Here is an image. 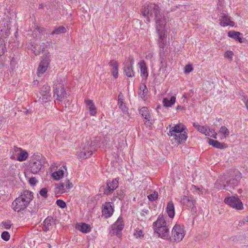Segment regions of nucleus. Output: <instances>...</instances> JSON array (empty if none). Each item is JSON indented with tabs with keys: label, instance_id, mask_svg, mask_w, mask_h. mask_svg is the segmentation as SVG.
Instances as JSON below:
<instances>
[{
	"label": "nucleus",
	"instance_id": "nucleus-1",
	"mask_svg": "<svg viewBox=\"0 0 248 248\" xmlns=\"http://www.w3.org/2000/svg\"><path fill=\"white\" fill-rule=\"evenodd\" d=\"M141 12L149 22H150V17H154L155 21L156 30L159 36L158 45L160 48H162V50L160 49L159 52V61L160 63H162L164 58L162 54L164 52V47L165 45L164 39L166 36L165 30V25L167 23L166 19L159 7L154 3L145 4L141 9Z\"/></svg>",
	"mask_w": 248,
	"mask_h": 248
},
{
	"label": "nucleus",
	"instance_id": "nucleus-2",
	"mask_svg": "<svg viewBox=\"0 0 248 248\" xmlns=\"http://www.w3.org/2000/svg\"><path fill=\"white\" fill-rule=\"evenodd\" d=\"M109 141V135H106L102 138H96L93 142H91V144H88L87 146L85 147L80 152L79 154L80 158L85 159L90 157L93 152L96 150L97 146L102 148L107 147L108 145Z\"/></svg>",
	"mask_w": 248,
	"mask_h": 248
},
{
	"label": "nucleus",
	"instance_id": "nucleus-3",
	"mask_svg": "<svg viewBox=\"0 0 248 248\" xmlns=\"http://www.w3.org/2000/svg\"><path fill=\"white\" fill-rule=\"evenodd\" d=\"M33 198L32 192L28 190L23 191L20 195L12 202V206L13 209L17 212L25 210L29 205Z\"/></svg>",
	"mask_w": 248,
	"mask_h": 248
},
{
	"label": "nucleus",
	"instance_id": "nucleus-4",
	"mask_svg": "<svg viewBox=\"0 0 248 248\" xmlns=\"http://www.w3.org/2000/svg\"><path fill=\"white\" fill-rule=\"evenodd\" d=\"M169 133V135L172 137L171 139L172 143L175 145L183 143L187 137L185 125H174L170 128Z\"/></svg>",
	"mask_w": 248,
	"mask_h": 248
},
{
	"label": "nucleus",
	"instance_id": "nucleus-5",
	"mask_svg": "<svg viewBox=\"0 0 248 248\" xmlns=\"http://www.w3.org/2000/svg\"><path fill=\"white\" fill-rule=\"evenodd\" d=\"M169 133V135L172 137L171 139L172 143L175 145L183 143L187 137L185 125H174L170 128Z\"/></svg>",
	"mask_w": 248,
	"mask_h": 248
},
{
	"label": "nucleus",
	"instance_id": "nucleus-6",
	"mask_svg": "<svg viewBox=\"0 0 248 248\" xmlns=\"http://www.w3.org/2000/svg\"><path fill=\"white\" fill-rule=\"evenodd\" d=\"M155 232L158 234V236L167 240L170 239L169 235V229L164 216L160 214L156 221L153 223Z\"/></svg>",
	"mask_w": 248,
	"mask_h": 248
},
{
	"label": "nucleus",
	"instance_id": "nucleus-7",
	"mask_svg": "<svg viewBox=\"0 0 248 248\" xmlns=\"http://www.w3.org/2000/svg\"><path fill=\"white\" fill-rule=\"evenodd\" d=\"M65 81L61 79L57 80L54 84V97L58 101H69L67 98L69 96L68 92H67L64 88Z\"/></svg>",
	"mask_w": 248,
	"mask_h": 248
},
{
	"label": "nucleus",
	"instance_id": "nucleus-8",
	"mask_svg": "<svg viewBox=\"0 0 248 248\" xmlns=\"http://www.w3.org/2000/svg\"><path fill=\"white\" fill-rule=\"evenodd\" d=\"M47 164L45 157L42 155L36 156V157L30 160L29 163V169L31 173L37 174L42 169L45 167Z\"/></svg>",
	"mask_w": 248,
	"mask_h": 248
},
{
	"label": "nucleus",
	"instance_id": "nucleus-9",
	"mask_svg": "<svg viewBox=\"0 0 248 248\" xmlns=\"http://www.w3.org/2000/svg\"><path fill=\"white\" fill-rule=\"evenodd\" d=\"M171 235L170 239V242L176 243L180 242L185 235L184 228L180 225H175L172 230Z\"/></svg>",
	"mask_w": 248,
	"mask_h": 248
},
{
	"label": "nucleus",
	"instance_id": "nucleus-10",
	"mask_svg": "<svg viewBox=\"0 0 248 248\" xmlns=\"http://www.w3.org/2000/svg\"><path fill=\"white\" fill-rule=\"evenodd\" d=\"M225 203L237 210L243 209V203L237 196L227 197L224 199Z\"/></svg>",
	"mask_w": 248,
	"mask_h": 248
},
{
	"label": "nucleus",
	"instance_id": "nucleus-11",
	"mask_svg": "<svg viewBox=\"0 0 248 248\" xmlns=\"http://www.w3.org/2000/svg\"><path fill=\"white\" fill-rule=\"evenodd\" d=\"M196 129L206 136H210L214 139L217 138V133L213 130L208 128L207 125H194Z\"/></svg>",
	"mask_w": 248,
	"mask_h": 248
},
{
	"label": "nucleus",
	"instance_id": "nucleus-12",
	"mask_svg": "<svg viewBox=\"0 0 248 248\" xmlns=\"http://www.w3.org/2000/svg\"><path fill=\"white\" fill-rule=\"evenodd\" d=\"M124 227V223L123 222V218L120 216L117 221L112 225V232L113 234L116 233L117 236L120 237L121 233L119 232L122 231Z\"/></svg>",
	"mask_w": 248,
	"mask_h": 248
},
{
	"label": "nucleus",
	"instance_id": "nucleus-13",
	"mask_svg": "<svg viewBox=\"0 0 248 248\" xmlns=\"http://www.w3.org/2000/svg\"><path fill=\"white\" fill-rule=\"evenodd\" d=\"M133 64L134 60L130 58H128L124 63V72L128 77H133L135 75V73L133 69Z\"/></svg>",
	"mask_w": 248,
	"mask_h": 248
},
{
	"label": "nucleus",
	"instance_id": "nucleus-14",
	"mask_svg": "<svg viewBox=\"0 0 248 248\" xmlns=\"http://www.w3.org/2000/svg\"><path fill=\"white\" fill-rule=\"evenodd\" d=\"M50 91V87L47 85H45L41 88L40 93L42 96L43 102H46L51 100V96Z\"/></svg>",
	"mask_w": 248,
	"mask_h": 248
},
{
	"label": "nucleus",
	"instance_id": "nucleus-15",
	"mask_svg": "<svg viewBox=\"0 0 248 248\" xmlns=\"http://www.w3.org/2000/svg\"><path fill=\"white\" fill-rule=\"evenodd\" d=\"M113 212L114 209L110 202H106L103 204L102 212L105 218L110 217L113 214Z\"/></svg>",
	"mask_w": 248,
	"mask_h": 248
},
{
	"label": "nucleus",
	"instance_id": "nucleus-16",
	"mask_svg": "<svg viewBox=\"0 0 248 248\" xmlns=\"http://www.w3.org/2000/svg\"><path fill=\"white\" fill-rule=\"evenodd\" d=\"M14 150L16 155L17 156V160L19 161H23L28 157V154L26 151H23L20 148H18L16 146L14 147Z\"/></svg>",
	"mask_w": 248,
	"mask_h": 248
},
{
	"label": "nucleus",
	"instance_id": "nucleus-17",
	"mask_svg": "<svg viewBox=\"0 0 248 248\" xmlns=\"http://www.w3.org/2000/svg\"><path fill=\"white\" fill-rule=\"evenodd\" d=\"M239 181L237 179H231L226 181L225 184H223V189L231 191L234 187L238 186Z\"/></svg>",
	"mask_w": 248,
	"mask_h": 248
},
{
	"label": "nucleus",
	"instance_id": "nucleus-18",
	"mask_svg": "<svg viewBox=\"0 0 248 248\" xmlns=\"http://www.w3.org/2000/svg\"><path fill=\"white\" fill-rule=\"evenodd\" d=\"M220 20V25L223 27L227 26H233L234 25V23L231 20L230 18L228 16L222 14V16H221V19Z\"/></svg>",
	"mask_w": 248,
	"mask_h": 248
},
{
	"label": "nucleus",
	"instance_id": "nucleus-19",
	"mask_svg": "<svg viewBox=\"0 0 248 248\" xmlns=\"http://www.w3.org/2000/svg\"><path fill=\"white\" fill-rule=\"evenodd\" d=\"M48 65V62L47 60H43L41 61L37 69V75L40 76L47 70Z\"/></svg>",
	"mask_w": 248,
	"mask_h": 248
},
{
	"label": "nucleus",
	"instance_id": "nucleus-20",
	"mask_svg": "<svg viewBox=\"0 0 248 248\" xmlns=\"http://www.w3.org/2000/svg\"><path fill=\"white\" fill-rule=\"evenodd\" d=\"M43 229L44 231H47L55 224V220L51 217H47L43 222Z\"/></svg>",
	"mask_w": 248,
	"mask_h": 248
},
{
	"label": "nucleus",
	"instance_id": "nucleus-21",
	"mask_svg": "<svg viewBox=\"0 0 248 248\" xmlns=\"http://www.w3.org/2000/svg\"><path fill=\"white\" fill-rule=\"evenodd\" d=\"M138 64L140 68L141 76L142 78L146 79L148 76V73L147 71V67L146 66L145 62L144 61H142L140 62Z\"/></svg>",
	"mask_w": 248,
	"mask_h": 248
},
{
	"label": "nucleus",
	"instance_id": "nucleus-22",
	"mask_svg": "<svg viewBox=\"0 0 248 248\" xmlns=\"http://www.w3.org/2000/svg\"><path fill=\"white\" fill-rule=\"evenodd\" d=\"M166 212L170 218H173L175 215V211L174 204L172 201H170L168 203L166 208Z\"/></svg>",
	"mask_w": 248,
	"mask_h": 248
},
{
	"label": "nucleus",
	"instance_id": "nucleus-23",
	"mask_svg": "<svg viewBox=\"0 0 248 248\" xmlns=\"http://www.w3.org/2000/svg\"><path fill=\"white\" fill-rule=\"evenodd\" d=\"M85 102L89 110L90 114L94 116L96 113V109L93 101L91 100H85Z\"/></svg>",
	"mask_w": 248,
	"mask_h": 248
},
{
	"label": "nucleus",
	"instance_id": "nucleus-24",
	"mask_svg": "<svg viewBox=\"0 0 248 248\" xmlns=\"http://www.w3.org/2000/svg\"><path fill=\"white\" fill-rule=\"evenodd\" d=\"M118 105L119 108L123 111H126V107L124 101V97L122 93H120L118 96Z\"/></svg>",
	"mask_w": 248,
	"mask_h": 248
},
{
	"label": "nucleus",
	"instance_id": "nucleus-25",
	"mask_svg": "<svg viewBox=\"0 0 248 248\" xmlns=\"http://www.w3.org/2000/svg\"><path fill=\"white\" fill-rule=\"evenodd\" d=\"M176 101V98L174 96L170 97H167L164 98L163 103L164 106L166 107H170L173 105Z\"/></svg>",
	"mask_w": 248,
	"mask_h": 248
},
{
	"label": "nucleus",
	"instance_id": "nucleus-26",
	"mask_svg": "<svg viewBox=\"0 0 248 248\" xmlns=\"http://www.w3.org/2000/svg\"><path fill=\"white\" fill-rule=\"evenodd\" d=\"M140 114L145 119L148 121H150L151 119V116L147 108L142 107L140 110Z\"/></svg>",
	"mask_w": 248,
	"mask_h": 248
},
{
	"label": "nucleus",
	"instance_id": "nucleus-27",
	"mask_svg": "<svg viewBox=\"0 0 248 248\" xmlns=\"http://www.w3.org/2000/svg\"><path fill=\"white\" fill-rule=\"evenodd\" d=\"M241 34L239 32L235 31H230L228 32V36L231 37L240 43H242V38L240 37Z\"/></svg>",
	"mask_w": 248,
	"mask_h": 248
},
{
	"label": "nucleus",
	"instance_id": "nucleus-28",
	"mask_svg": "<svg viewBox=\"0 0 248 248\" xmlns=\"http://www.w3.org/2000/svg\"><path fill=\"white\" fill-rule=\"evenodd\" d=\"M109 66L112 67V74L113 76L116 78L118 77V64L116 62L111 61L109 62Z\"/></svg>",
	"mask_w": 248,
	"mask_h": 248
},
{
	"label": "nucleus",
	"instance_id": "nucleus-29",
	"mask_svg": "<svg viewBox=\"0 0 248 248\" xmlns=\"http://www.w3.org/2000/svg\"><path fill=\"white\" fill-rule=\"evenodd\" d=\"M78 229L83 233H88L91 230V228L90 225L85 223H82L78 227Z\"/></svg>",
	"mask_w": 248,
	"mask_h": 248
},
{
	"label": "nucleus",
	"instance_id": "nucleus-30",
	"mask_svg": "<svg viewBox=\"0 0 248 248\" xmlns=\"http://www.w3.org/2000/svg\"><path fill=\"white\" fill-rule=\"evenodd\" d=\"M118 178H114L111 181L108 180L107 182V185H108V186L112 188V190L114 191V190L118 187Z\"/></svg>",
	"mask_w": 248,
	"mask_h": 248
},
{
	"label": "nucleus",
	"instance_id": "nucleus-31",
	"mask_svg": "<svg viewBox=\"0 0 248 248\" xmlns=\"http://www.w3.org/2000/svg\"><path fill=\"white\" fill-rule=\"evenodd\" d=\"M148 92V90L145 85L142 84L140 86L139 95L142 99H144L145 98V96L147 94Z\"/></svg>",
	"mask_w": 248,
	"mask_h": 248
},
{
	"label": "nucleus",
	"instance_id": "nucleus-32",
	"mask_svg": "<svg viewBox=\"0 0 248 248\" xmlns=\"http://www.w3.org/2000/svg\"><path fill=\"white\" fill-rule=\"evenodd\" d=\"M34 52L36 55H38L41 52H43L45 49V45L44 43L41 45H35L33 46Z\"/></svg>",
	"mask_w": 248,
	"mask_h": 248
},
{
	"label": "nucleus",
	"instance_id": "nucleus-33",
	"mask_svg": "<svg viewBox=\"0 0 248 248\" xmlns=\"http://www.w3.org/2000/svg\"><path fill=\"white\" fill-rule=\"evenodd\" d=\"M196 201L193 198H191L190 202L186 204V206L191 209L192 212H196L197 208L195 206Z\"/></svg>",
	"mask_w": 248,
	"mask_h": 248
},
{
	"label": "nucleus",
	"instance_id": "nucleus-34",
	"mask_svg": "<svg viewBox=\"0 0 248 248\" xmlns=\"http://www.w3.org/2000/svg\"><path fill=\"white\" fill-rule=\"evenodd\" d=\"M208 143L210 145L213 146V147H214L215 148H217L218 149L222 148V143H221L217 140L209 139H208Z\"/></svg>",
	"mask_w": 248,
	"mask_h": 248
},
{
	"label": "nucleus",
	"instance_id": "nucleus-35",
	"mask_svg": "<svg viewBox=\"0 0 248 248\" xmlns=\"http://www.w3.org/2000/svg\"><path fill=\"white\" fill-rule=\"evenodd\" d=\"M151 192L147 196L148 199L151 202L155 201L158 199V192L155 190H151Z\"/></svg>",
	"mask_w": 248,
	"mask_h": 248
},
{
	"label": "nucleus",
	"instance_id": "nucleus-36",
	"mask_svg": "<svg viewBox=\"0 0 248 248\" xmlns=\"http://www.w3.org/2000/svg\"><path fill=\"white\" fill-rule=\"evenodd\" d=\"M100 191H103L104 194L106 195H109L113 193L114 191L113 190H112V188L109 187L108 185H107L106 186H102L100 187Z\"/></svg>",
	"mask_w": 248,
	"mask_h": 248
},
{
	"label": "nucleus",
	"instance_id": "nucleus-37",
	"mask_svg": "<svg viewBox=\"0 0 248 248\" xmlns=\"http://www.w3.org/2000/svg\"><path fill=\"white\" fill-rule=\"evenodd\" d=\"M64 175V171L62 170H59L54 172L52 174V177L54 179L58 180L62 178Z\"/></svg>",
	"mask_w": 248,
	"mask_h": 248
},
{
	"label": "nucleus",
	"instance_id": "nucleus-38",
	"mask_svg": "<svg viewBox=\"0 0 248 248\" xmlns=\"http://www.w3.org/2000/svg\"><path fill=\"white\" fill-rule=\"evenodd\" d=\"M66 31V29L63 27L61 26L55 29L51 33L52 35L59 34L62 33H65Z\"/></svg>",
	"mask_w": 248,
	"mask_h": 248
},
{
	"label": "nucleus",
	"instance_id": "nucleus-39",
	"mask_svg": "<svg viewBox=\"0 0 248 248\" xmlns=\"http://www.w3.org/2000/svg\"><path fill=\"white\" fill-rule=\"evenodd\" d=\"M219 133L222 134L224 137H226L229 135L230 132L228 129L225 126L223 125L220 128Z\"/></svg>",
	"mask_w": 248,
	"mask_h": 248
},
{
	"label": "nucleus",
	"instance_id": "nucleus-40",
	"mask_svg": "<svg viewBox=\"0 0 248 248\" xmlns=\"http://www.w3.org/2000/svg\"><path fill=\"white\" fill-rule=\"evenodd\" d=\"M0 36L1 37L7 38L10 34V30L8 28H4L0 31Z\"/></svg>",
	"mask_w": 248,
	"mask_h": 248
},
{
	"label": "nucleus",
	"instance_id": "nucleus-41",
	"mask_svg": "<svg viewBox=\"0 0 248 248\" xmlns=\"http://www.w3.org/2000/svg\"><path fill=\"white\" fill-rule=\"evenodd\" d=\"M40 204L38 202H35L34 206L33 207H30V212L31 213H36L40 208Z\"/></svg>",
	"mask_w": 248,
	"mask_h": 248
},
{
	"label": "nucleus",
	"instance_id": "nucleus-42",
	"mask_svg": "<svg viewBox=\"0 0 248 248\" xmlns=\"http://www.w3.org/2000/svg\"><path fill=\"white\" fill-rule=\"evenodd\" d=\"M193 198L192 197H189L186 196H184L181 199V203L185 205H186L190 201V199Z\"/></svg>",
	"mask_w": 248,
	"mask_h": 248
},
{
	"label": "nucleus",
	"instance_id": "nucleus-43",
	"mask_svg": "<svg viewBox=\"0 0 248 248\" xmlns=\"http://www.w3.org/2000/svg\"><path fill=\"white\" fill-rule=\"evenodd\" d=\"M1 237L3 240L5 241H7L9 240L10 235L8 232L4 231L2 232Z\"/></svg>",
	"mask_w": 248,
	"mask_h": 248
},
{
	"label": "nucleus",
	"instance_id": "nucleus-44",
	"mask_svg": "<svg viewBox=\"0 0 248 248\" xmlns=\"http://www.w3.org/2000/svg\"><path fill=\"white\" fill-rule=\"evenodd\" d=\"M56 204L58 206L62 208H64L66 206V203L62 200H57Z\"/></svg>",
	"mask_w": 248,
	"mask_h": 248
},
{
	"label": "nucleus",
	"instance_id": "nucleus-45",
	"mask_svg": "<svg viewBox=\"0 0 248 248\" xmlns=\"http://www.w3.org/2000/svg\"><path fill=\"white\" fill-rule=\"evenodd\" d=\"M65 186V183H61L60 184H57L56 188L59 189V191L61 192V193H63V192H65V191L64 190V187Z\"/></svg>",
	"mask_w": 248,
	"mask_h": 248
},
{
	"label": "nucleus",
	"instance_id": "nucleus-46",
	"mask_svg": "<svg viewBox=\"0 0 248 248\" xmlns=\"http://www.w3.org/2000/svg\"><path fill=\"white\" fill-rule=\"evenodd\" d=\"M5 48V45L3 44V41L0 39V56L4 54Z\"/></svg>",
	"mask_w": 248,
	"mask_h": 248
},
{
	"label": "nucleus",
	"instance_id": "nucleus-47",
	"mask_svg": "<svg viewBox=\"0 0 248 248\" xmlns=\"http://www.w3.org/2000/svg\"><path fill=\"white\" fill-rule=\"evenodd\" d=\"M40 194L44 198L47 197V189L46 188H43L40 191Z\"/></svg>",
	"mask_w": 248,
	"mask_h": 248
},
{
	"label": "nucleus",
	"instance_id": "nucleus-48",
	"mask_svg": "<svg viewBox=\"0 0 248 248\" xmlns=\"http://www.w3.org/2000/svg\"><path fill=\"white\" fill-rule=\"evenodd\" d=\"M193 70V67L191 65L187 64L185 67L184 72L185 74L190 73Z\"/></svg>",
	"mask_w": 248,
	"mask_h": 248
},
{
	"label": "nucleus",
	"instance_id": "nucleus-49",
	"mask_svg": "<svg viewBox=\"0 0 248 248\" xmlns=\"http://www.w3.org/2000/svg\"><path fill=\"white\" fill-rule=\"evenodd\" d=\"M2 224L5 229H9L11 228V221L7 220L6 221L3 222Z\"/></svg>",
	"mask_w": 248,
	"mask_h": 248
},
{
	"label": "nucleus",
	"instance_id": "nucleus-50",
	"mask_svg": "<svg viewBox=\"0 0 248 248\" xmlns=\"http://www.w3.org/2000/svg\"><path fill=\"white\" fill-rule=\"evenodd\" d=\"M65 186L67 189L71 188L73 185L72 183H71L69 180H66L65 182Z\"/></svg>",
	"mask_w": 248,
	"mask_h": 248
},
{
	"label": "nucleus",
	"instance_id": "nucleus-51",
	"mask_svg": "<svg viewBox=\"0 0 248 248\" xmlns=\"http://www.w3.org/2000/svg\"><path fill=\"white\" fill-rule=\"evenodd\" d=\"M233 55V52L232 51H227L225 53V57L229 59H232Z\"/></svg>",
	"mask_w": 248,
	"mask_h": 248
},
{
	"label": "nucleus",
	"instance_id": "nucleus-52",
	"mask_svg": "<svg viewBox=\"0 0 248 248\" xmlns=\"http://www.w3.org/2000/svg\"><path fill=\"white\" fill-rule=\"evenodd\" d=\"M118 197L120 200H122L124 196V193L123 190H120L119 192L117 193Z\"/></svg>",
	"mask_w": 248,
	"mask_h": 248
},
{
	"label": "nucleus",
	"instance_id": "nucleus-53",
	"mask_svg": "<svg viewBox=\"0 0 248 248\" xmlns=\"http://www.w3.org/2000/svg\"><path fill=\"white\" fill-rule=\"evenodd\" d=\"M29 182L31 185H35L37 183V180H36L35 178L32 177L30 179Z\"/></svg>",
	"mask_w": 248,
	"mask_h": 248
},
{
	"label": "nucleus",
	"instance_id": "nucleus-54",
	"mask_svg": "<svg viewBox=\"0 0 248 248\" xmlns=\"http://www.w3.org/2000/svg\"><path fill=\"white\" fill-rule=\"evenodd\" d=\"M135 235L137 237L139 238H141L143 236V232L141 230L137 231V232L135 233Z\"/></svg>",
	"mask_w": 248,
	"mask_h": 248
},
{
	"label": "nucleus",
	"instance_id": "nucleus-55",
	"mask_svg": "<svg viewBox=\"0 0 248 248\" xmlns=\"http://www.w3.org/2000/svg\"><path fill=\"white\" fill-rule=\"evenodd\" d=\"M176 110H185V108L183 106H178L176 108Z\"/></svg>",
	"mask_w": 248,
	"mask_h": 248
},
{
	"label": "nucleus",
	"instance_id": "nucleus-56",
	"mask_svg": "<svg viewBox=\"0 0 248 248\" xmlns=\"http://www.w3.org/2000/svg\"><path fill=\"white\" fill-rule=\"evenodd\" d=\"M216 186L218 188V189H222L223 188V184H218V183H216Z\"/></svg>",
	"mask_w": 248,
	"mask_h": 248
},
{
	"label": "nucleus",
	"instance_id": "nucleus-57",
	"mask_svg": "<svg viewBox=\"0 0 248 248\" xmlns=\"http://www.w3.org/2000/svg\"><path fill=\"white\" fill-rule=\"evenodd\" d=\"M153 57V55L151 53H149L146 56V58L147 59H150Z\"/></svg>",
	"mask_w": 248,
	"mask_h": 248
},
{
	"label": "nucleus",
	"instance_id": "nucleus-58",
	"mask_svg": "<svg viewBox=\"0 0 248 248\" xmlns=\"http://www.w3.org/2000/svg\"><path fill=\"white\" fill-rule=\"evenodd\" d=\"M245 220L246 222H248V216H247V217H245Z\"/></svg>",
	"mask_w": 248,
	"mask_h": 248
},
{
	"label": "nucleus",
	"instance_id": "nucleus-59",
	"mask_svg": "<svg viewBox=\"0 0 248 248\" xmlns=\"http://www.w3.org/2000/svg\"><path fill=\"white\" fill-rule=\"evenodd\" d=\"M246 105L247 108L248 110V100L247 101Z\"/></svg>",
	"mask_w": 248,
	"mask_h": 248
},
{
	"label": "nucleus",
	"instance_id": "nucleus-60",
	"mask_svg": "<svg viewBox=\"0 0 248 248\" xmlns=\"http://www.w3.org/2000/svg\"><path fill=\"white\" fill-rule=\"evenodd\" d=\"M43 7V5H40V6H39V8H42Z\"/></svg>",
	"mask_w": 248,
	"mask_h": 248
},
{
	"label": "nucleus",
	"instance_id": "nucleus-61",
	"mask_svg": "<svg viewBox=\"0 0 248 248\" xmlns=\"http://www.w3.org/2000/svg\"><path fill=\"white\" fill-rule=\"evenodd\" d=\"M11 158H12V159L15 158V156H13H13H11Z\"/></svg>",
	"mask_w": 248,
	"mask_h": 248
},
{
	"label": "nucleus",
	"instance_id": "nucleus-62",
	"mask_svg": "<svg viewBox=\"0 0 248 248\" xmlns=\"http://www.w3.org/2000/svg\"><path fill=\"white\" fill-rule=\"evenodd\" d=\"M241 191H242V190H241V189H239V192H241Z\"/></svg>",
	"mask_w": 248,
	"mask_h": 248
},
{
	"label": "nucleus",
	"instance_id": "nucleus-63",
	"mask_svg": "<svg viewBox=\"0 0 248 248\" xmlns=\"http://www.w3.org/2000/svg\"><path fill=\"white\" fill-rule=\"evenodd\" d=\"M246 248H248V246H246Z\"/></svg>",
	"mask_w": 248,
	"mask_h": 248
}]
</instances>
